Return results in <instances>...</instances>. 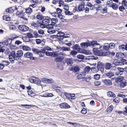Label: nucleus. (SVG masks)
I'll list each match as a JSON object with an SVG mask.
<instances>
[{"instance_id": "5fc2aeb1", "label": "nucleus", "mask_w": 127, "mask_h": 127, "mask_svg": "<svg viewBox=\"0 0 127 127\" xmlns=\"http://www.w3.org/2000/svg\"><path fill=\"white\" fill-rule=\"evenodd\" d=\"M74 43V41H71L69 43H65V44L69 46H70L71 45H73Z\"/></svg>"}, {"instance_id": "2f4dec72", "label": "nucleus", "mask_w": 127, "mask_h": 127, "mask_svg": "<svg viewBox=\"0 0 127 127\" xmlns=\"http://www.w3.org/2000/svg\"><path fill=\"white\" fill-rule=\"evenodd\" d=\"M23 49L25 51H30L31 49V48L27 46H24L23 47Z\"/></svg>"}, {"instance_id": "4d7b16f0", "label": "nucleus", "mask_w": 127, "mask_h": 127, "mask_svg": "<svg viewBox=\"0 0 127 127\" xmlns=\"http://www.w3.org/2000/svg\"><path fill=\"white\" fill-rule=\"evenodd\" d=\"M77 54V52L73 50L71 51L70 52V54L73 56L76 55Z\"/></svg>"}, {"instance_id": "0e129e2a", "label": "nucleus", "mask_w": 127, "mask_h": 127, "mask_svg": "<svg viewBox=\"0 0 127 127\" xmlns=\"http://www.w3.org/2000/svg\"><path fill=\"white\" fill-rule=\"evenodd\" d=\"M81 112L83 114H86L87 112L86 109L85 108H83L81 111Z\"/></svg>"}, {"instance_id": "412c9836", "label": "nucleus", "mask_w": 127, "mask_h": 127, "mask_svg": "<svg viewBox=\"0 0 127 127\" xmlns=\"http://www.w3.org/2000/svg\"><path fill=\"white\" fill-rule=\"evenodd\" d=\"M97 67L99 68V69L101 71L104 70V66L102 63L100 62H98L97 65Z\"/></svg>"}, {"instance_id": "680f3d73", "label": "nucleus", "mask_w": 127, "mask_h": 127, "mask_svg": "<svg viewBox=\"0 0 127 127\" xmlns=\"http://www.w3.org/2000/svg\"><path fill=\"white\" fill-rule=\"evenodd\" d=\"M36 18L39 20H41L44 18L43 17L40 15H38L36 16Z\"/></svg>"}, {"instance_id": "1a4fd4ad", "label": "nucleus", "mask_w": 127, "mask_h": 127, "mask_svg": "<svg viewBox=\"0 0 127 127\" xmlns=\"http://www.w3.org/2000/svg\"><path fill=\"white\" fill-rule=\"evenodd\" d=\"M45 19L43 20L42 23L46 25H49L50 22L51 21V18L48 16L45 17Z\"/></svg>"}, {"instance_id": "79ce46f5", "label": "nucleus", "mask_w": 127, "mask_h": 127, "mask_svg": "<svg viewBox=\"0 0 127 127\" xmlns=\"http://www.w3.org/2000/svg\"><path fill=\"white\" fill-rule=\"evenodd\" d=\"M113 3L112 0H110L107 2V4L108 6L111 7Z\"/></svg>"}, {"instance_id": "cd10ccee", "label": "nucleus", "mask_w": 127, "mask_h": 127, "mask_svg": "<svg viewBox=\"0 0 127 127\" xmlns=\"http://www.w3.org/2000/svg\"><path fill=\"white\" fill-rule=\"evenodd\" d=\"M99 70V68L97 67H92L91 68V70L94 73L97 72L98 70Z\"/></svg>"}, {"instance_id": "37998d69", "label": "nucleus", "mask_w": 127, "mask_h": 127, "mask_svg": "<svg viewBox=\"0 0 127 127\" xmlns=\"http://www.w3.org/2000/svg\"><path fill=\"white\" fill-rule=\"evenodd\" d=\"M33 34L34 35V37L37 38L40 36V35L38 34L36 31H34L33 32Z\"/></svg>"}, {"instance_id": "3c124183", "label": "nucleus", "mask_w": 127, "mask_h": 127, "mask_svg": "<svg viewBox=\"0 0 127 127\" xmlns=\"http://www.w3.org/2000/svg\"><path fill=\"white\" fill-rule=\"evenodd\" d=\"M77 57L78 58L81 59H83L84 58V56L82 54L78 55Z\"/></svg>"}, {"instance_id": "bf43d9fd", "label": "nucleus", "mask_w": 127, "mask_h": 127, "mask_svg": "<svg viewBox=\"0 0 127 127\" xmlns=\"http://www.w3.org/2000/svg\"><path fill=\"white\" fill-rule=\"evenodd\" d=\"M9 60L12 62V63H13V62L15 60V57H10L9 56Z\"/></svg>"}, {"instance_id": "20e7f679", "label": "nucleus", "mask_w": 127, "mask_h": 127, "mask_svg": "<svg viewBox=\"0 0 127 127\" xmlns=\"http://www.w3.org/2000/svg\"><path fill=\"white\" fill-rule=\"evenodd\" d=\"M72 48L74 50H76L80 53L84 54L86 53L85 50L81 49L80 46L77 44L74 45L73 46Z\"/></svg>"}, {"instance_id": "6e6552de", "label": "nucleus", "mask_w": 127, "mask_h": 127, "mask_svg": "<svg viewBox=\"0 0 127 127\" xmlns=\"http://www.w3.org/2000/svg\"><path fill=\"white\" fill-rule=\"evenodd\" d=\"M25 57L26 58H30L31 60H34L35 59V58L33 56V54L31 52H28L24 54Z\"/></svg>"}, {"instance_id": "4be33fe9", "label": "nucleus", "mask_w": 127, "mask_h": 127, "mask_svg": "<svg viewBox=\"0 0 127 127\" xmlns=\"http://www.w3.org/2000/svg\"><path fill=\"white\" fill-rule=\"evenodd\" d=\"M64 94V95L66 96L68 99L69 98L70 96L71 97V99H72L73 98H72V97H74L75 96V95L74 94H69L66 92H65ZM73 99H74V98H73Z\"/></svg>"}, {"instance_id": "b1692460", "label": "nucleus", "mask_w": 127, "mask_h": 127, "mask_svg": "<svg viewBox=\"0 0 127 127\" xmlns=\"http://www.w3.org/2000/svg\"><path fill=\"white\" fill-rule=\"evenodd\" d=\"M60 49L62 51H70V49L69 47H66L64 46L60 47Z\"/></svg>"}, {"instance_id": "f257e3e1", "label": "nucleus", "mask_w": 127, "mask_h": 127, "mask_svg": "<svg viewBox=\"0 0 127 127\" xmlns=\"http://www.w3.org/2000/svg\"><path fill=\"white\" fill-rule=\"evenodd\" d=\"M80 45L81 48H87L88 46H91L94 47L99 45L100 46L99 48H100L102 47L100 44L98 43L97 41L95 40L90 42H83L81 43Z\"/></svg>"}, {"instance_id": "a211bd4d", "label": "nucleus", "mask_w": 127, "mask_h": 127, "mask_svg": "<svg viewBox=\"0 0 127 127\" xmlns=\"http://www.w3.org/2000/svg\"><path fill=\"white\" fill-rule=\"evenodd\" d=\"M104 76L107 77L108 78H111V77L114 76V73L111 71H109L107 72L104 74Z\"/></svg>"}, {"instance_id": "f3484780", "label": "nucleus", "mask_w": 127, "mask_h": 127, "mask_svg": "<svg viewBox=\"0 0 127 127\" xmlns=\"http://www.w3.org/2000/svg\"><path fill=\"white\" fill-rule=\"evenodd\" d=\"M119 49L120 51H124L125 50L127 51V43L126 45H121L119 47Z\"/></svg>"}, {"instance_id": "9d476101", "label": "nucleus", "mask_w": 127, "mask_h": 127, "mask_svg": "<svg viewBox=\"0 0 127 127\" xmlns=\"http://www.w3.org/2000/svg\"><path fill=\"white\" fill-rule=\"evenodd\" d=\"M58 21V20L55 18H51V23L49 25L50 27H52V28H53V26L55 25V26L56 25V23H57Z\"/></svg>"}, {"instance_id": "a18cd8bd", "label": "nucleus", "mask_w": 127, "mask_h": 127, "mask_svg": "<svg viewBox=\"0 0 127 127\" xmlns=\"http://www.w3.org/2000/svg\"><path fill=\"white\" fill-rule=\"evenodd\" d=\"M10 57H15L16 56L15 52L14 51H13L10 52Z\"/></svg>"}, {"instance_id": "6e6d98bb", "label": "nucleus", "mask_w": 127, "mask_h": 127, "mask_svg": "<svg viewBox=\"0 0 127 127\" xmlns=\"http://www.w3.org/2000/svg\"><path fill=\"white\" fill-rule=\"evenodd\" d=\"M41 82L45 83H47V78H42L41 79Z\"/></svg>"}, {"instance_id": "603ef678", "label": "nucleus", "mask_w": 127, "mask_h": 127, "mask_svg": "<svg viewBox=\"0 0 127 127\" xmlns=\"http://www.w3.org/2000/svg\"><path fill=\"white\" fill-rule=\"evenodd\" d=\"M64 13L66 15H71L73 14V13L69 11L68 10L66 11H65Z\"/></svg>"}, {"instance_id": "39448f33", "label": "nucleus", "mask_w": 127, "mask_h": 127, "mask_svg": "<svg viewBox=\"0 0 127 127\" xmlns=\"http://www.w3.org/2000/svg\"><path fill=\"white\" fill-rule=\"evenodd\" d=\"M105 68L106 69H110V70H114L116 69V66L112 65L110 63H106L105 66Z\"/></svg>"}, {"instance_id": "4c0bfd02", "label": "nucleus", "mask_w": 127, "mask_h": 127, "mask_svg": "<svg viewBox=\"0 0 127 127\" xmlns=\"http://www.w3.org/2000/svg\"><path fill=\"white\" fill-rule=\"evenodd\" d=\"M32 51L33 52L35 53V54H38L39 53V50L35 48H33L32 49Z\"/></svg>"}, {"instance_id": "f8f14e48", "label": "nucleus", "mask_w": 127, "mask_h": 127, "mask_svg": "<svg viewBox=\"0 0 127 127\" xmlns=\"http://www.w3.org/2000/svg\"><path fill=\"white\" fill-rule=\"evenodd\" d=\"M113 63L114 64L116 65H124L123 62H120V60L117 59H115L114 60Z\"/></svg>"}, {"instance_id": "c9c22d12", "label": "nucleus", "mask_w": 127, "mask_h": 127, "mask_svg": "<svg viewBox=\"0 0 127 127\" xmlns=\"http://www.w3.org/2000/svg\"><path fill=\"white\" fill-rule=\"evenodd\" d=\"M113 109V106L112 105H111L108 108L106 111L108 113H109L111 112Z\"/></svg>"}, {"instance_id": "423d86ee", "label": "nucleus", "mask_w": 127, "mask_h": 127, "mask_svg": "<svg viewBox=\"0 0 127 127\" xmlns=\"http://www.w3.org/2000/svg\"><path fill=\"white\" fill-rule=\"evenodd\" d=\"M18 27L20 30L23 32L27 31L29 30V27L24 25H19Z\"/></svg>"}, {"instance_id": "338daca9", "label": "nucleus", "mask_w": 127, "mask_h": 127, "mask_svg": "<svg viewBox=\"0 0 127 127\" xmlns=\"http://www.w3.org/2000/svg\"><path fill=\"white\" fill-rule=\"evenodd\" d=\"M53 82L54 81L52 79H47V83L50 84L53 83Z\"/></svg>"}, {"instance_id": "a19ab883", "label": "nucleus", "mask_w": 127, "mask_h": 127, "mask_svg": "<svg viewBox=\"0 0 127 127\" xmlns=\"http://www.w3.org/2000/svg\"><path fill=\"white\" fill-rule=\"evenodd\" d=\"M91 77L90 76H87L86 77H84L83 78L84 79V80L86 82H89L91 79Z\"/></svg>"}, {"instance_id": "393cba45", "label": "nucleus", "mask_w": 127, "mask_h": 127, "mask_svg": "<svg viewBox=\"0 0 127 127\" xmlns=\"http://www.w3.org/2000/svg\"><path fill=\"white\" fill-rule=\"evenodd\" d=\"M40 27L42 28H46L47 29H49L52 28V27H50L49 25H46L42 23L40 24Z\"/></svg>"}, {"instance_id": "8fccbe9b", "label": "nucleus", "mask_w": 127, "mask_h": 127, "mask_svg": "<svg viewBox=\"0 0 127 127\" xmlns=\"http://www.w3.org/2000/svg\"><path fill=\"white\" fill-rule=\"evenodd\" d=\"M12 40L11 38H9L7 39V45H10L11 44V43L12 42Z\"/></svg>"}, {"instance_id": "c03bdc74", "label": "nucleus", "mask_w": 127, "mask_h": 127, "mask_svg": "<svg viewBox=\"0 0 127 127\" xmlns=\"http://www.w3.org/2000/svg\"><path fill=\"white\" fill-rule=\"evenodd\" d=\"M125 67L124 68L118 67L117 68V69L120 72L123 73V72H124V71H125Z\"/></svg>"}, {"instance_id": "c85d7f7f", "label": "nucleus", "mask_w": 127, "mask_h": 127, "mask_svg": "<svg viewBox=\"0 0 127 127\" xmlns=\"http://www.w3.org/2000/svg\"><path fill=\"white\" fill-rule=\"evenodd\" d=\"M108 96H109L114 97H115L116 95L114 93L111 91L107 93Z\"/></svg>"}, {"instance_id": "052dcab7", "label": "nucleus", "mask_w": 127, "mask_h": 127, "mask_svg": "<svg viewBox=\"0 0 127 127\" xmlns=\"http://www.w3.org/2000/svg\"><path fill=\"white\" fill-rule=\"evenodd\" d=\"M123 5L120 6L119 7V10L121 11H123L125 9V8L123 6Z\"/></svg>"}, {"instance_id": "6ab92c4d", "label": "nucleus", "mask_w": 127, "mask_h": 127, "mask_svg": "<svg viewBox=\"0 0 127 127\" xmlns=\"http://www.w3.org/2000/svg\"><path fill=\"white\" fill-rule=\"evenodd\" d=\"M84 4V3L83 2H82L80 4H79L78 7V11H82L85 9Z\"/></svg>"}, {"instance_id": "aec40b11", "label": "nucleus", "mask_w": 127, "mask_h": 127, "mask_svg": "<svg viewBox=\"0 0 127 127\" xmlns=\"http://www.w3.org/2000/svg\"><path fill=\"white\" fill-rule=\"evenodd\" d=\"M116 57L118 58H121L125 57V55L123 53H118L116 54Z\"/></svg>"}, {"instance_id": "864d4df0", "label": "nucleus", "mask_w": 127, "mask_h": 127, "mask_svg": "<svg viewBox=\"0 0 127 127\" xmlns=\"http://www.w3.org/2000/svg\"><path fill=\"white\" fill-rule=\"evenodd\" d=\"M90 69V67L89 66H87L85 68L84 71L87 73L89 71Z\"/></svg>"}, {"instance_id": "13d9d810", "label": "nucleus", "mask_w": 127, "mask_h": 127, "mask_svg": "<svg viewBox=\"0 0 127 127\" xmlns=\"http://www.w3.org/2000/svg\"><path fill=\"white\" fill-rule=\"evenodd\" d=\"M100 77V75L96 74L94 75V78L96 80H98Z\"/></svg>"}, {"instance_id": "ddd939ff", "label": "nucleus", "mask_w": 127, "mask_h": 127, "mask_svg": "<svg viewBox=\"0 0 127 127\" xmlns=\"http://www.w3.org/2000/svg\"><path fill=\"white\" fill-rule=\"evenodd\" d=\"M73 59L71 58H66L65 59V62L67 65L71 66L73 64Z\"/></svg>"}, {"instance_id": "c756f323", "label": "nucleus", "mask_w": 127, "mask_h": 127, "mask_svg": "<svg viewBox=\"0 0 127 127\" xmlns=\"http://www.w3.org/2000/svg\"><path fill=\"white\" fill-rule=\"evenodd\" d=\"M123 79L121 77H118L116 79L115 82L118 83H121L123 81Z\"/></svg>"}, {"instance_id": "473e14b6", "label": "nucleus", "mask_w": 127, "mask_h": 127, "mask_svg": "<svg viewBox=\"0 0 127 127\" xmlns=\"http://www.w3.org/2000/svg\"><path fill=\"white\" fill-rule=\"evenodd\" d=\"M3 19L7 21H9L10 20V18L8 15H6L3 16Z\"/></svg>"}, {"instance_id": "f704fd0d", "label": "nucleus", "mask_w": 127, "mask_h": 127, "mask_svg": "<svg viewBox=\"0 0 127 127\" xmlns=\"http://www.w3.org/2000/svg\"><path fill=\"white\" fill-rule=\"evenodd\" d=\"M53 29V28L48 29V30L47 32L48 33L50 34H52L53 33H55L56 31L55 30H51V29Z\"/></svg>"}, {"instance_id": "09e8293b", "label": "nucleus", "mask_w": 127, "mask_h": 127, "mask_svg": "<svg viewBox=\"0 0 127 127\" xmlns=\"http://www.w3.org/2000/svg\"><path fill=\"white\" fill-rule=\"evenodd\" d=\"M27 36L28 37V38H32L34 37V36L33 35V34L31 33H27Z\"/></svg>"}, {"instance_id": "dca6fc26", "label": "nucleus", "mask_w": 127, "mask_h": 127, "mask_svg": "<svg viewBox=\"0 0 127 127\" xmlns=\"http://www.w3.org/2000/svg\"><path fill=\"white\" fill-rule=\"evenodd\" d=\"M60 107L62 108H69L70 106L67 103H63L60 104Z\"/></svg>"}, {"instance_id": "a878e982", "label": "nucleus", "mask_w": 127, "mask_h": 127, "mask_svg": "<svg viewBox=\"0 0 127 127\" xmlns=\"http://www.w3.org/2000/svg\"><path fill=\"white\" fill-rule=\"evenodd\" d=\"M23 55V52L22 51L20 50L17 51L16 53V56L22 57Z\"/></svg>"}, {"instance_id": "69168bd1", "label": "nucleus", "mask_w": 127, "mask_h": 127, "mask_svg": "<svg viewBox=\"0 0 127 127\" xmlns=\"http://www.w3.org/2000/svg\"><path fill=\"white\" fill-rule=\"evenodd\" d=\"M22 57H20L19 56H16L15 57V60H16L17 61H20Z\"/></svg>"}, {"instance_id": "f03ea898", "label": "nucleus", "mask_w": 127, "mask_h": 127, "mask_svg": "<svg viewBox=\"0 0 127 127\" xmlns=\"http://www.w3.org/2000/svg\"><path fill=\"white\" fill-rule=\"evenodd\" d=\"M99 47H97L96 48H94L93 49V51L94 54L96 55L99 56H104V54L103 53V50H98V49H100Z\"/></svg>"}, {"instance_id": "0eeeda50", "label": "nucleus", "mask_w": 127, "mask_h": 127, "mask_svg": "<svg viewBox=\"0 0 127 127\" xmlns=\"http://www.w3.org/2000/svg\"><path fill=\"white\" fill-rule=\"evenodd\" d=\"M10 63L8 61H2V63H0V69H3L4 66H7L9 65Z\"/></svg>"}, {"instance_id": "e433bc0d", "label": "nucleus", "mask_w": 127, "mask_h": 127, "mask_svg": "<svg viewBox=\"0 0 127 127\" xmlns=\"http://www.w3.org/2000/svg\"><path fill=\"white\" fill-rule=\"evenodd\" d=\"M111 7H112V8L114 10H117L118 8L117 4L114 3H113Z\"/></svg>"}, {"instance_id": "bb28decb", "label": "nucleus", "mask_w": 127, "mask_h": 127, "mask_svg": "<svg viewBox=\"0 0 127 127\" xmlns=\"http://www.w3.org/2000/svg\"><path fill=\"white\" fill-rule=\"evenodd\" d=\"M98 58L97 56H89L87 58V59L89 60H96Z\"/></svg>"}, {"instance_id": "9b49d317", "label": "nucleus", "mask_w": 127, "mask_h": 127, "mask_svg": "<svg viewBox=\"0 0 127 127\" xmlns=\"http://www.w3.org/2000/svg\"><path fill=\"white\" fill-rule=\"evenodd\" d=\"M79 70V67L77 66H72L71 69V70L73 72L76 74H77L78 73Z\"/></svg>"}, {"instance_id": "de8ad7c7", "label": "nucleus", "mask_w": 127, "mask_h": 127, "mask_svg": "<svg viewBox=\"0 0 127 127\" xmlns=\"http://www.w3.org/2000/svg\"><path fill=\"white\" fill-rule=\"evenodd\" d=\"M13 8L12 7H10L9 8L7 9L6 10V12H7L8 13H11L12 12L14 11V10H13Z\"/></svg>"}, {"instance_id": "58836bf2", "label": "nucleus", "mask_w": 127, "mask_h": 127, "mask_svg": "<svg viewBox=\"0 0 127 127\" xmlns=\"http://www.w3.org/2000/svg\"><path fill=\"white\" fill-rule=\"evenodd\" d=\"M58 53L56 52H53L51 53V56L52 57H56L58 55Z\"/></svg>"}, {"instance_id": "2eb2a0df", "label": "nucleus", "mask_w": 127, "mask_h": 127, "mask_svg": "<svg viewBox=\"0 0 127 127\" xmlns=\"http://www.w3.org/2000/svg\"><path fill=\"white\" fill-rule=\"evenodd\" d=\"M64 57L61 56H57L55 59V61L57 63L61 62L64 59Z\"/></svg>"}, {"instance_id": "774afa93", "label": "nucleus", "mask_w": 127, "mask_h": 127, "mask_svg": "<svg viewBox=\"0 0 127 127\" xmlns=\"http://www.w3.org/2000/svg\"><path fill=\"white\" fill-rule=\"evenodd\" d=\"M38 33L41 34L43 35L44 33V32L43 30L41 29L38 30Z\"/></svg>"}, {"instance_id": "4468645a", "label": "nucleus", "mask_w": 127, "mask_h": 127, "mask_svg": "<svg viewBox=\"0 0 127 127\" xmlns=\"http://www.w3.org/2000/svg\"><path fill=\"white\" fill-rule=\"evenodd\" d=\"M64 33L63 32H58L57 35V38L59 39H63L64 38Z\"/></svg>"}, {"instance_id": "7c9ffc66", "label": "nucleus", "mask_w": 127, "mask_h": 127, "mask_svg": "<svg viewBox=\"0 0 127 127\" xmlns=\"http://www.w3.org/2000/svg\"><path fill=\"white\" fill-rule=\"evenodd\" d=\"M103 47V49L106 51L108 50L109 48V46L107 43H105Z\"/></svg>"}, {"instance_id": "49530a36", "label": "nucleus", "mask_w": 127, "mask_h": 127, "mask_svg": "<svg viewBox=\"0 0 127 127\" xmlns=\"http://www.w3.org/2000/svg\"><path fill=\"white\" fill-rule=\"evenodd\" d=\"M32 26L35 27H39L37 23H36L34 22H32L31 23Z\"/></svg>"}, {"instance_id": "5701e85b", "label": "nucleus", "mask_w": 127, "mask_h": 127, "mask_svg": "<svg viewBox=\"0 0 127 127\" xmlns=\"http://www.w3.org/2000/svg\"><path fill=\"white\" fill-rule=\"evenodd\" d=\"M103 82L106 85L109 86L112 84V82L109 80L105 79L103 80Z\"/></svg>"}, {"instance_id": "72a5a7b5", "label": "nucleus", "mask_w": 127, "mask_h": 127, "mask_svg": "<svg viewBox=\"0 0 127 127\" xmlns=\"http://www.w3.org/2000/svg\"><path fill=\"white\" fill-rule=\"evenodd\" d=\"M26 12L27 13L30 14L32 12V9L30 7H29L26 9Z\"/></svg>"}, {"instance_id": "e2e57ef3", "label": "nucleus", "mask_w": 127, "mask_h": 127, "mask_svg": "<svg viewBox=\"0 0 127 127\" xmlns=\"http://www.w3.org/2000/svg\"><path fill=\"white\" fill-rule=\"evenodd\" d=\"M100 82L98 81H95L94 82V84L95 86H98L100 84Z\"/></svg>"}, {"instance_id": "ea45409f", "label": "nucleus", "mask_w": 127, "mask_h": 127, "mask_svg": "<svg viewBox=\"0 0 127 127\" xmlns=\"http://www.w3.org/2000/svg\"><path fill=\"white\" fill-rule=\"evenodd\" d=\"M126 82H123L122 81L120 84V86L121 88H123L126 86Z\"/></svg>"}, {"instance_id": "7ed1b4c3", "label": "nucleus", "mask_w": 127, "mask_h": 127, "mask_svg": "<svg viewBox=\"0 0 127 127\" xmlns=\"http://www.w3.org/2000/svg\"><path fill=\"white\" fill-rule=\"evenodd\" d=\"M29 80L31 83L36 84L39 86L41 85V81L37 78L34 77H32L29 78Z\"/></svg>"}]
</instances>
